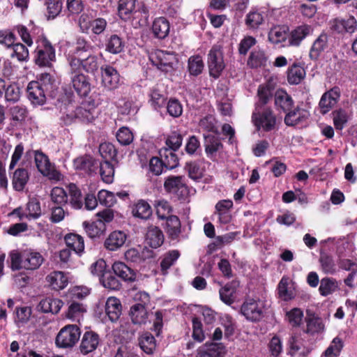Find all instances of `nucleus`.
<instances>
[{
    "mask_svg": "<svg viewBox=\"0 0 357 357\" xmlns=\"http://www.w3.org/2000/svg\"><path fill=\"white\" fill-rule=\"evenodd\" d=\"M93 52L91 44L83 38H78L75 43V46L72 54L68 57H82L91 54Z\"/></svg>",
    "mask_w": 357,
    "mask_h": 357,
    "instance_id": "32",
    "label": "nucleus"
},
{
    "mask_svg": "<svg viewBox=\"0 0 357 357\" xmlns=\"http://www.w3.org/2000/svg\"><path fill=\"white\" fill-rule=\"evenodd\" d=\"M305 71L303 66L294 63L288 70L287 79L291 84H299L305 77Z\"/></svg>",
    "mask_w": 357,
    "mask_h": 357,
    "instance_id": "39",
    "label": "nucleus"
},
{
    "mask_svg": "<svg viewBox=\"0 0 357 357\" xmlns=\"http://www.w3.org/2000/svg\"><path fill=\"white\" fill-rule=\"evenodd\" d=\"M68 190L71 206L75 209L81 208L82 206V198L79 189L74 183H70L68 185Z\"/></svg>",
    "mask_w": 357,
    "mask_h": 357,
    "instance_id": "50",
    "label": "nucleus"
},
{
    "mask_svg": "<svg viewBox=\"0 0 357 357\" xmlns=\"http://www.w3.org/2000/svg\"><path fill=\"white\" fill-rule=\"evenodd\" d=\"M154 36L160 39L165 38L169 31V23L165 17L156 18L152 25Z\"/></svg>",
    "mask_w": 357,
    "mask_h": 357,
    "instance_id": "33",
    "label": "nucleus"
},
{
    "mask_svg": "<svg viewBox=\"0 0 357 357\" xmlns=\"http://www.w3.org/2000/svg\"><path fill=\"white\" fill-rule=\"evenodd\" d=\"M44 258L40 252L33 250L22 252V267L26 270L38 269L43 263Z\"/></svg>",
    "mask_w": 357,
    "mask_h": 357,
    "instance_id": "13",
    "label": "nucleus"
},
{
    "mask_svg": "<svg viewBox=\"0 0 357 357\" xmlns=\"http://www.w3.org/2000/svg\"><path fill=\"white\" fill-rule=\"evenodd\" d=\"M136 0H119L118 10L121 19L127 20L135 10Z\"/></svg>",
    "mask_w": 357,
    "mask_h": 357,
    "instance_id": "43",
    "label": "nucleus"
},
{
    "mask_svg": "<svg viewBox=\"0 0 357 357\" xmlns=\"http://www.w3.org/2000/svg\"><path fill=\"white\" fill-rule=\"evenodd\" d=\"M97 112L95 109H86L84 106L77 107L75 111V116L77 120L84 123L94 121Z\"/></svg>",
    "mask_w": 357,
    "mask_h": 357,
    "instance_id": "46",
    "label": "nucleus"
},
{
    "mask_svg": "<svg viewBox=\"0 0 357 357\" xmlns=\"http://www.w3.org/2000/svg\"><path fill=\"white\" fill-rule=\"evenodd\" d=\"M164 187L167 192L176 193L180 190L181 192L186 189L184 178L181 176H169L165 181Z\"/></svg>",
    "mask_w": 357,
    "mask_h": 357,
    "instance_id": "31",
    "label": "nucleus"
},
{
    "mask_svg": "<svg viewBox=\"0 0 357 357\" xmlns=\"http://www.w3.org/2000/svg\"><path fill=\"white\" fill-rule=\"evenodd\" d=\"M287 28L275 26L271 29L268 33V39L273 43H279L287 38Z\"/></svg>",
    "mask_w": 357,
    "mask_h": 357,
    "instance_id": "52",
    "label": "nucleus"
},
{
    "mask_svg": "<svg viewBox=\"0 0 357 357\" xmlns=\"http://www.w3.org/2000/svg\"><path fill=\"white\" fill-rule=\"evenodd\" d=\"M63 302L59 299L45 298L40 301L37 305V309L43 313L56 314L60 311Z\"/></svg>",
    "mask_w": 357,
    "mask_h": 357,
    "instance_id": "26",
    "label": "nucleus"
},
{
    "mask_svg": "<svg viewBox=\"0 0 357 357\" xmlns=\"http://www.w3.org/2000/svg\"><path fill=\"white\" fill-rule=\"evenodd\" d=\"M112 270L116 275L126 282H131L136 280V272L123 262H114L112 265Z\"/></svg>",
    "mask_w": 357,
    "mask_h": 357,
    "instance_id": "18",
    "label": "nucleus"
},
{
    "mask_svg": "<svg viewBox=\"0 0 357 357\" xmlns=\"http://www.w3.org/2000/svg\"><path fill=\"white\" fill-rule=\"evenodd\" d=\"M309 112L299 107L287 112L284 117V123L289 126H294L306 121L309 117Z\"/></svg>",
    "mask_w": 357,
    "mask_h": 357,
    "instance_id": "21",
    "label": "nucleus"
},
{
    "mask_svg": "<svg viewBox=\"0 0 357 357\" xmlns=\"http://www.w3.org/2000/svg\"><path fill=\"white\" fill-rule=\"evenodd\" d=\"M238 285V282L233 281L222 287L219 291L220 299L227 305L232 304L234 301V295Z\"/></svg>",
    "mask_w": 357,
    "mask_h": 357,
    "instance_id": "35",
    "label": "nucleus"
},
{
    "mask_svg": "<svg viewBox=\"0 0 357 357\" xmlns=\"http://www.w3.org/2000/svg\"><path fill=\"white\" fill-rule=\"evenodd\" d=\"M204 146L206 154L213 160H215L217 153L221 152L223 149V144L220 139L210 135L205 136Z\"/></svg>",
    "mask_w": 357,
    "mask_h": 357,
    "instance_id": "20",
    "label": "nucleus"
},
{
    "mask_svg": "<svg viewBox=\"0 0 357 357\" xmlns=\"http://www.w3.org/2000/svg\"><path fill=\"white\" fill-rule=\"evenodd\" d=\"M215 123V119L212 115H208L200 119L199 126L200 128L206 131L218 132Z\"/></svg>",
    "mask_w": 357,
    "mask_h": 357,
    "instance_id": "64",
    "label": "nucleus"
},
{
    "mask_svg": "<svg viewBox=\"0 0 357 357\" xmlns=\"http://www.w3.org/2000/svg\"><path fill=\"white\" fill-rule=\"evenodd\" d=\"M126 239L127 236L123 231H114L105 239L104 245L110 251H116L125 244Z\"/></svg>",
    "mask_w": 357,
    "mask_h": 357,
    "instance_id": "19",
    "label": "nucleus"
},
{
    "mask_svg": "<svg viewBox=\"0 0 357 357\" xmlns=\"http://www.w3.org/2000/svg\"><path fill=\"white\" fill-rule=\"evenodd\" d=\"M100 344L99 335L93 331H86L84 333L79 344V351L83 355H87L94 351Z\"/></svg>",
    "mask_w": 357,
    "mask_h": 357,
    "instance_id": "11",
    "label": "nucleus"
},
{
    "mask_svg": "<svg viewBox=\"0 0 357 357\" xmlns=\"http://www.w3.org/2000/svg\"><path fill=\"white\" fill-rule=\"evenodd\" d=\"M245 22L249 29H255L264 23V17L261 12L252 10L247 14Z\"/></svg>",
    "mask_w": 357,
    "mask_h": 357,
    "instance_id": "47",
    "label": "nucleus"
},
{
    "mask_svg": "<svg viewBox=\"0 0 357 357\" xmlns=\"http://www.w3.org/2000/svg\"><path fill=\"white\" fill-rule=\"evenodd\" d=\"M186 169L188 172L189 177L195 181H199L203 176V169L196 162L187 163Z\"/></svg>",
    "mask_w": 357,
    "mask_h": 357,
    "instance_id": "63",
    "label": "nucleus"
},
{
    "mask_svg": "<svg viewBox=\"0 0 357 357\" xmlns=\"http://www.w3.org/2000/svg\"><path fill=\"white\" fill-rule=\"evenodd\" d=\"M34 158L37 169L43 176L55 181L61 180V174L51 164L45 154L40 151H36Z\"/></svg>",
    "mask_w": 357,
    "mask_h": 357,
    "instance_id": "7",
    "label": "nucleus"
},
{
    "mask_svg": "<svg viewBox=\"0 0 357 357\" xmlns=\"http://www.w3.org/2000/svg\"><path fill=\"white\" fill-rule=\"evenodd\" d=\"M338 289L337 281L332 278H324L321 279L319 287V293L323 296H327Z\"/></svg>",
    "mask_w": 357,
    "mask_h": 357,
    "instance_id": "42",
    "label": "nucleus"
},
{
    "mask_svg": "<svg viewBox=\"0 0 357 357\" xmlns=\"http://www.w3.org/2000/svg\"><path fill=\"white\" fill-rule=\"evenodd\" d=\"M313 29L309 25H301L296 27L291 33L289 43L293 46H298L301 41L312 33Z\"/></svg>",
    "mask_w": 357,
    "mask_h": 357,
    "instance_id": "27",
    "label": "nucleus"
},
{
    "mask_svg": "<svg viewBox=\"0 0 357 357\" xmlns=\"http://www.w3.org/2000/svg\"><path fill=\"white\" fill-rule=\"evenodd\" d=\"M328 37L325 33H321L314 41L310 50L309 56L311 59L316 60L318 59L321 53L325 50L327 46Z\"/></svg>",
    "mask_w": 357,
    "mask_h": 357,
    "instance_id": "36",
    "label": "nucleus"
},
{
    "mask_svg": "<svg viewBox=\"0 0 357 357\" xmlns=\"http://www.w3.org/2000/svg\"><path fill=\"white\" fill-rule=\"evenodd\" d=\"M73 88L80 96H86L91 91V84L86 76L81 72L72 73L68 70Z\"/></svg>",
    "mask_w": 357,
    "mask_h": 357,
    "instance_id": "12",
    "label": "nucleus"
},
{
    "mask_svg": "<svg viewBox=\"0 0 357 357\" xmlns=\"http://www.w3.org/2000/svg\"><path fill=\"white\" fill-rule=\"evenodd\" d=\"M21 89L17 84H10L5 89V98L7 101L15 102L20 100Z\"/></svg>",
    "mask_w": 357,
    "mask_h": 357,
    "instance_id": "62",
    "label": "nucleus"
},
{
    "mask_svg": "<svg viewBox=\"0 0 357 357\" xmlns=\"http://www.w3.org/2000/svg\"><path fill=\"white\" fill-rule=\"evenodd\" d=\"M138 345L147 355H153L157 348V341L155 337L149 332L140 333L137 338Z\"/></svg>",
    "mask_w": 357,
    "mask_h": 357,
    "instance_id": "15",
    "label": "nucleus"
},
{
    "mask_svg": "<svg viewBox=\"0 0 357 357\" xmlns=\"http://www.w3.org/2000/svg\"><path fill=\"white\" fill-rule=\"evenodd\" d=\"M105 314L112 322L116 321L122 312V305L119 298L109 297L105 305Z\"/></svg>",
    "mask_w": 357,
    "mask_h": 357,
    "instance_id": "16",
    "label": "nucleus"
},
{
    "mask_svg": "<svg viewBox=\"0 0 357 357\" xmlns=\"http://www.w3.org/2000/svg\"><path fill=\"white\" fill-rule=\"evenodd\" d=\"M149 59L153 66L165 73L172 72L178 62L174 54L160 50L152 52Z\"/></svg>",
    "mask_w": 357,
    "mask_h": 357,
    "instance_id": "4",
    "label": "nucleus"
},
{
    "mask_svg": "<svg viewBox=\"0 0 357 357\" xmlns=\"http://www.w3.org/2000/svg\"><path fill=\"white\" fill-rule=\"evenodd\" d=\"M155 206L158 218L165 220L166 218L171 215L172 207L168 202L164 199L155 201Z\"/></svg>",
    "mask_w": 357,
    "mask_h": 357,
    "instance_id": "55",
    "label": "nucleus"
},
{
    "mask_svg": "<svg viewBox=\"0 0 357 357\" xmlns=\"http://www.w3.org/2000/svg\"><path fill=\"white\" fill-rule=\"evenodd\" d=\"M340 88L335 86L322 95L319 103L322 114H326L337 105L340 98Z\"/></svg>",
    "mask_w": 357,
    "mask_h": 357,
    "instance_id": "10",
    "label": "nucleus"
},
{
    "mask_svg": "<svg viewBox=\"0 0 357 357\" xmlns=\"http://www.w3.org/2000/svg\"><path fill=\"white\" fill-rule=\"evenodd\" d=\"M102 285L107 289L117 290L121 288V284L119 280L110 273H105L101 278Z\"/></svg>",
    "mask_w": 357,
    "mask_h": 357,
    "instance_id": "59",
    "label": "nucleus"
},
{
    "mask_svg": "<svg viewBox=\"0 0 357 357\" xmlns=\"http://www.w3.org/2000/svg\"><path fill=\"white\" fill-rule=\"evenodd\" d=\"M324 328L323 321L314 315L310 317L307 320V332L314 333L322 331Z\"/></svg>",
    "mask_w": 357,
    "mask_h": 357,
    "instance_id": "57",
    "label": "nucleus"
},
{
    "mask_svg": "<svg viewBox=\"0 0 357 357\" xmlns=\"http://www.w3.org/2000/svg\"><path fill=\"white\" fill-rule=\"evenodd\" d=\"M264 306L262 301L253 298L246 299L241 305L242 314L250 321H258L264 316Z\"/></svg>",
    "mask_w": 357,
    "mask_h": 357,
    "instance_id": "9",
    "label": "nucleus"
},
{
    "mask_svg": "<svg viewBox=\"0 0 357 357\" xmlns=\"http://www.w3.org/2000/svg\"><path fill=\"white\" fill-rule=\"evenodd\" d=\"M294 104L291 97L284 91L278 90L275 94V105L284 112L289 111Z\"/></svg>",
    "mask_w": 357,
    "mask_h": 357,
    "instance_id": "29",
    "label": "nucleus"
},
{
    "mask_svg": "<svg viewBox=\"0 0 357 357\" xmlns=\"http://www.w3.org/2000/svg\"><path fill=\"white\" fill-rule=\"evenodd\" d=\"M132 215L137 218L148 220L152 215L150 204L144 199H139L131 206Z\"/></svg>",
    "mask_w": 357,
    "mask_h": 357,
    "instance_id": "22",
    "label": "nucleus"
},
{
    "mask_svg": "<svg viewBox=\"0 0 357 357\" xmlns=\"http://www.w3.org/2000/svg\"><path fill=\"white\" fill-rule=\"evenodd\" d=\"M29 180L27 171L24 168L16 169L13 174V188L18 191L24 189L25 185Z\"/></svg>",
    "mask_w": 357,
    "mask_h": 357,
    "instance_id": "44",
    "label": "nucleus"
},
{
    "mask_svg": "<svg viewBox=\"0 0 357 357\" xmlns=\"http://www.w3.org/2000/svg\"><path fill=\"white\" fill-rule=\"evenodd\" d=\"M268 57L264 51L261 50H254L251 52L247 64L252 68H256L266 66Z\"/></svg>",
    "mask_w": 357,
    "mask_h": 357,
    "instance_id": "37",
    "label": "nucleus"
},
{
    "mask_svg": "<svg viewBox=\"0 0 357 357\" xmlns=\"http://www.w3.org/2000/svg\"><path fill=\"white\" fill-rule=\"evenodd\" d=\"M167 233L172 239H176L181 233V222L176 215H169L165 218Z\"/></svg>",
    "mask_w": 357,
    "mask_h": 357,
    "instance_id": "38",
    "label": "nucleus"
},
{
    "mask_svg": "<svg viewBox=\"0 0 357 357\" xmlns=\"http://www.w3.org/2000/svg\"><path fill=\"white\" fill-rule=\"evenodd\" d=\"M98 199L100 204L108 208L113 206L116 202L114 193L105 190L99 191Z\"/></svg>",
    "mask_w": 357,
    "mask_h": 357,
    "instance_id": "61",
    "label": "nucleus"
},
{
    "mask_svg": "<svg viewBox=\"0 0 357 357\" xmlns=\"http://www.w3.org/2000/svg\"><path fill=\"white\" fill-rule=\"evenodd\" d=\"M20 211V208H17L14 210L13 213L17 214L21 220L24 218L29 220L37 219L41 215L40 202L36 199H31L26 204V211L23 213Z\"/></svg>",
    "mask_w": 357,
    "mask_h": 357,
    "instance_id": "17",
    "label": "nucleus"
},
{
    "mask_svg": "<svg viewBox=\"0 0 357 357\" xmlns=\"http://www.w3.org/2000/svg\"><path fill=\"white\" fill-rule=\"evenodd\" d=\"M66 244L68 248L75 253L80 255L84 250L83 237L75 234H69L65 236Z\"/></svg>",
    "mask_w": 357,
    "mask_h": 357,
    "instance_id": "34",
    "label": "nucleus"
},
{
    "mask_svg": "<svg viewBox=\"0 0 357 357\" xmlns=\"http://www.w3.org/2000/svg\"><path fill=\"white\" fill-rule=\"evenodd\" d=\"M204 68V63L199 56H191L188 59V70L191 75H198Z\"/></svg>",
    "mask_w": 357,
    "mask_h": 357,
    "instance_id": "58",
    "label": "nucleus"
},
{
    "mask_svg": "<svg viewBox=\"0 0 357 357\" xmlns=\"http://www.w3.org/2000/svg\"><path fill=\"white\" fill-rule=\"evenodd\" d=\"M76 169L82 170L87 174L95 172L98 167V162L89 155L79 157L74 160Z\"/></svg>",
    "mask_w": 357,
    "mask_h": 357,
    "instance_id": "25",
    "label": "nucleus"
},
{
    "mask_svg": "<svg viewBox=\"0 0 357 357\" xmlns=\"http://www.w3.org/2000/svg\"><path fill=\"white\" fill-rule=\"evenodd\" d=\"M98 167L102 181L107 183H111L114 174V169L112 164L108 160H104L102 162H98Z\"/></svg>",
    "mask_w": 357,
    "mask_h": 357,
    "instance_id": "49",
    "label": "nucleus"
},
{
    "mask_svg": "<svg viewBox=\"0 0 357 357\" xmlns=\"http://www.w3.org/2000/svg\"><path fill=\"white\" fill-rule=\"evenodd\" d=\"M321 271L325 274H334L336 272V264L333 258L325 253L320 255L319 259Z\"/></svg>",
    "mask_w": 357,
    "mask_h": 357,
    "instance_id": "48",
    "label": "nucleus"
},
{
    "mask_svg": "<svg viewBox=\"0 0 357 357\" xmlns=\"http://www.w3.org/2000/svg\"><path fill=\"white\" fill-rule=\"evenodd\" d=\"M175 151L168 149H161L160 151L161 160L167 169H174L178 165V158L174 153Z\"/></svg>",
    "mask_w": 357,
    "mask_h": 357,
    "instance_id": "41",
    "label": "nucleus"
},
{
    "mask_svg": "<svg viewBox=\"0 0 357 357\" xmlns=\"http://www.w3.org/2000/svg\"><path fill=\"white\" fill-rule=\"evenodd\" d=\"M51 79L50 74H43L41 75V82L32 81L29 83L26 91L32 104L40 105L45 102V91L49 89Z\"/></svg>",
    "mask_w": 357,
    "mask_h": 357,
    "instance_id": "2",
    "label": "nucleus"
},
{
    "mask_svg": "<svg viewBox=\"0 0 357 357\" xmlns=\"http://www.w3.org/2000/svg\"><path fill=\"white\" fill-rule=\"evenodd\" d=\"M123 49V43L117 35H112L106 44V50L112 54L120 53Z\"/></svg>",
    "mask_w": 357,
    "mask_h": 357,
    "instance_id": "53",
    "label": "nucleus"
},
{
    "mask_svg": "<svg viewBox=\"0 0 357 357\" xmlns=\"http://www.w3.org/2000/svg\"><path fill=\"white\" fill-rule=\"evenodd\" d=\"M130 316L134 324H145L149 319V314L145 306L142 303L133 305L130 310Z\"/></svg>",
    "mask_w": 357,
    "mask_h": 357,
    "instance_id": "24",
    "label": "nucleus"
},
{
    "mask_svg": "<svg viewBox=\"0 0 357 357\" xmlns=\"http://www.w3.org/2000/svg\"><path fill=\"white\" fill-rule=\"evenodd\" d=\"M146 242L153 248H159L164 242L162 231L158 227H149L146 234Z\"/></svg>",
    "mask_w": 357,
    "mask_h": 357,
    "instance_id": "23",
    "label": "nucleus"
},
{
    "mask_svg": "<svg viewBox=\"0 0 357 357\" xmlns=\"http://www.w3.org/2000/svg\"><path fill=\"white\" fill-rule=\"evenodd\" d=\"M46 280L52 289L60 290L68 284V278L61 271H54L48 275Z\"/></svg>",
    "mask_w": 357,
    "mask_h": 357,
    "instance_id": "28",
    "label": "nucleus"
},
{
    "mask_svg": "<svg viewBox=\"0 0 357 357\" xmlns=\"http://www.w3.org/2000/svg\"><path fill=\"white\" fill-rule=\"evenodd\" d=\"M252 121L257 130L269 132L275 128L277 119L271 108L262 107L259 104H256L252 114Z\"/></svg>",
    "mask_w": 357,
    "mask_h": 357,
    "instance_id": "1",
    "label": "nucleus"
},
{
    "mask_svg": "<svg viewBox=\"0 0 357 357\" xmlns=\"http://www.w3.org/2000/svg\"><path fill=\"white\" fill-rule=\"evenodd\" d=\"M118 142L123 146L130 144L133 139L134 135L131 130L127 127H122L119 129L116 135Z\"/></svg>",
    "mask_w": 357,
    "mask_h": 357,
    "instance_id": "54",
    "label": "nucleus"
},
{
    "mask_svg": "<svg viewBox=\"0 0 357 357\" xmlns=\"http://www.w3.org/2000/svg\"><path fill=\"white\" fill-rule=\"evenodd\" d=\"M208 66L211 76L214 78L220 77L225 68L223 52L220 46L214 45L209 51L208 54Z\"/></svg>",
    "mask_w": 357,
    "mask_h": 357,
    "instance_id": "8",
    "label": "nucleus"
},
{
    "mask_svg": "<svg viewBox=\"0 0 357 357\" xmlns=\"http://www.w3.org/2000/svg\"><path fill=\"white\" fill-rule=\"evenodd\" d=\"M69 71L72 73L81 72L83 69L87 73H93L98 68V61L96 56L88 54L82 57H68Z\"/></svg>",
    "mask_w": 357,
    "mask_h": 357,
    "instance_id": "5",
    "label": "nucleus"
},
{
    "mask_svg": "<svg viewBox=\"0 0 357 357\" xmlns=\"http://www.w3.org/2000/svg\"><path fill=\"white\" fill-rule=\"evenodd\" d=\"M279 297L285 301L293 299L295 292L287 278H282L278 286Z\"/></svg>",
    "mask_w": 357,
    "mask_h": 357,
    "instance_id": "40",
    "label": "nucleus"
},
{
    "mask_svg": "<svg viewBox=\"0 0 357 357\" xmlns=\"http://www.w3.org/2000/svg\"><path fill=\"white\" fill-rule=\"evenodd\" d=\"M80 334V329L77 325H67L58 333L56 344L60 348H71L77 342Z\"/></svg>",
    "mask_w": 357,
    "mask_h": 357,
    "instance_id": "6",
    "label": "nucleus"
},
{
    "mask_svg": "<svg viewBox=\"0 0 357 357\" xmlns=\"http://www.w3.org/2000/svg\"><path fill=\"white\" fill-rule=\"evenodd\" d=\"M102 83L109 89H116L119 83V75L112 66H105L101 68Z\"/></svg>",
    "mask_w": 357,
    "mask_h": 357,
    "instance_id": "14",
    "label": "nucleus"
},
{
    "mask_svg": "<svg viewBox=\"0 0 357 357\" xmlns=\"http://www.w3.org/2000/svg\"><path fill=\"white\" fill-rule=\"evenodd\" d=\"M167 112L174 118L179 117L183 113V106L177 99L171 98L167 103Z\"/></svg>",
    "mask_w": 357,
    "mask_h": 357,
    "instance_id": "60",
    "label": "nucleus"
},
{
    "mask_svg": "<svg viewBox=\"0 0 357 357\" xmlns=\"http://www.w3.org/2000/svg\"><path fill=\"white\" fill-rule=\"evenodd\" d=\"M180 253L178 250H171L166 253L160 262L161 271L165 274L167 270L175 263L178 259Z\"/></svg>",
    "mask_w": 357,
    "mask_h": 357,
    "instance_id": "51",
    "label": "nucleus"
},
{
    "mask_svg": "<svg viewBox=\"0 0 357 357\" xmlns=\"http://www.w3.org/2000/svg\"><path fill=\"white\" fill-rule=\"evenodd\" d=\"M45 5L47 6L48 19L55 18L62 10V2L61 0H46Z\"/></svg>",
    "mask_w": 357,
    "mask_h": 357,
    "instance_id": "56",
    "label": "nucleus"
},
{
    "mask_svg": "<svg viewBox=\"0 0 357 357\" xmlns=\"http://www.w3.org/2000/svg\"><path fill=\"white\" fill-rule=\"evenodd\" d=\"M233 206V202L230 199H224L218 202L215 205L216 213L219 215L220 222L226 224L231 220L229 210Z\"/></svg>",
    "mask_w": 357,
    "mask_h": 357,
    "instance_id": "30",
    "label": "nucleus"
},
{
    "mask_svg": "<svg viewBox=\"0 0 357 357\" xmlns=\"http://www.w3.org/2000/svg\"><path fill=\"white\" fill-rule=\"evenodd\" d=\"M86 312V308L82 303L73 302L68 307L66 317L73 321H79Z\"/></svg>",
    "mask_w": 357,
    "mask_h": 357,
    "instance_id": "45",
    "label": "nucleus"
},
{
    "mask_svg": "<svg viewBox=\"0 0 357 357\" xmlns=\"http://www.w3.org/2000/svg\"><path fill=\"white\" fill-rule=\"evenodd\" d=\"M35 53V63L39 66L50 67L56 59L54 47L45 37L38 40Z\"/></svg>",
    "mask_w": 357,
    "mask_h": 357,
    "instance_id": "3",
    "label": "nucleus"
}]
</instances>
